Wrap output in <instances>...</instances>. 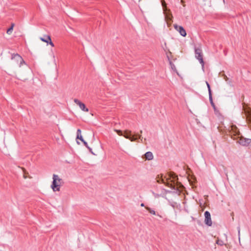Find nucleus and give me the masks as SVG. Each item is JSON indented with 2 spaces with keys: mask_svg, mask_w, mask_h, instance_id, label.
<instances>
[{
  "mask_svg": "<svg viewBox=\"0 0 251 251\" xmlns=\"http://www.w3.org/2000/svg\"><path fill=\"white\" fill-rule=\"evenodd\" d=\"M141 206H142V207L144 206V203H141Z\"/></svg>",
  "mask_w": 251,
  "mask_h": 251,
  "instance_id": "27",
  "label": "nucleus"
},
{
  "mask_svg": "<svg viewBox=\"0 0 251 251\" xmlns=\"http://www.w3.org/2000/svg\"><path fill=\"white\" fill-rule=\"evenodd\" d=\"M238 239H239V240L240 241V236H238Z\"/></svg>",
  "mask_w": 251,
  "mask_h": 251,
  "instance_id": "29",
  "label": "nucleus"
},
{
  "mask_svg": "<svg viewBox=\"0 0 251 251\" xmlns=\"http://www.w3.org/2000/svg\"><path fill=\"white\" fill-rule=\"evenodd\" d=\"M164 14L165 15V20L167 24L169 25L171 24L172 22V18L173 16L171 14V12L169 9H167L166 11H163Z\"/></svg>",
  "mask_w": 251,
  "mask_h": 251,
  "instance_id": "6",
  "label": "nucleus"
},
{
  "mask_svg": "<svg viewBox=\"0 0 251 251\" xmlns=\"http://www.w3.org/2000/svg\"><path fill=\"white\" fill-rule=\"evenodd\" d=\"M211 103H212V105H213V106L214 107L215 106H214V105L213 104V103L212 101L211 102Z\"/></svg>",
  "mask_w": 251,
  "mask_h": 251,
  "instance_id": "28",
  "label": "nucleus"
},
{
  "mask_svg": "<svg viewBox=\"0 0 251 251\" xmlns=\"http://www.w3.org/2000/svg\"><path fill=\"white\" fill-rule=\"evenodd\" d=\"M48 39V40L47 41H46V43H47V44H50L52 47H54V44L52 43V42L51 41V38H49V37L47 38Z\"/></svg>",
  "mask_w": 251,
  "mask_h": 251,
  "instance_id": "17",
  "label": "nucleus"
},
{
  "mask_svg": "<svg viewBox=\"0 0 251 251\" xmlns=\"http://www.w3.org/2000/svg\"><path fill=\"white\" fill-rule=\"evenodd\" d=\"M145 156L146 159L149 160H151L153 158V155L152 153L150 151L146 152L145 154Z\"/></svg>",
  "mask_w": 251,
  "mask_h": 251,
  "instance_id": "12",
  "label": "nucleus"
},
{
  "mask_svg": "<svg viewBox=\"0 0 251 251\" xmlns=\"http://www.w3.org/2000/svg\"><path fill=\"white\" fill-rule=\"evenodd\" d=\"M9 65L21 75L25 74L28 70V67L24 59L18 54L12 56Z\"/></svg>",
  "mask_w": 251,
  "mask_h": 251,
  "instance_id": "1",
  "label": "nucleus"
},
{
  "mask_svg": "<svg viewBox=\"0 0 251 251\" xmlns=\"http://www.w3.org/2000/svg\"><path fill=\"white\" fill-rule=\"evenodd\" d=\"M170 187H171V188H175V186H174V185H173V184H171V186H170Z\"/></svg>",
  "mask_w": 251,
  "mask_h": 251,
  "instance_id": "24",
  "label": "nucleus"
},
{
  "mask_svg": "<svg viewBox=\"0 0 251 251\" xmlns=\"http://www.w3.org/2000/svg\"><path fill=\"white\" fill-rule=\"evenodd\" d=\"M195 56L199 60L202 66H203L204 62L202 58V51L200 49H195Z\"/></svg>",
  "mask_w": 251,
  "mask_h": 251,
  "instance_id": "7",
  "label": "nucleus"
},
{
  "mask_svg": "<svg viewBox=\"0 0 251 251\" xmlns=\"http://www.w3.org/2000/svg\"><path fill=\"white\" fill-rule=\"evenodd\" d=\"M161 180L162 182L164 183V179L163 178H161Z\"/></svg>",
  "mask_w": 251,
  "mask_h": 251,
  "instance_id": "25",
  "label": "nucleus"
},
{
  "mask_svg": "<svg viewBox=\"0 0 251 251\" xmlns=\"http://www.w3.org/2000/svg\"><path fill=\"white\" fill-rule=\"evenodd\" d=\"M157 182H160V180H157Z\"/></svg>",
  "mask_w": 251,
  "mask_h": 251,
  "instance_id": "30",
  "label": "nucleus"
},
{
  "mask_svg": "<svg viewBox=\"0 0 251 251\" xmlns=\"http://www.w3.org/2000/svg\"><path fill=\"white\" fill-rule=\"evenodd\" d=\"M63 184L64 181L59 176L56 174H53L52 175V182L50 185V188L53 192H59L61 190V187Z\"/></svg>",
  "mask_w": 251,
  "mask_h": 251,
  "instance_id": "2",
  "label": "nucleus"
},
{
  "mask_svg": "<svg viewBox=\"0 0 251 251\" xmlns=\"http://www.w3.org/2000/svg\"><path fill=\"white\" fill-rule=\"evenodd\" d=\"M231 133H233L235 135L239 134V131L235 126H231Z\"/></svg>",
  "mask_w": 251,
  "mask_h": 251,
  "instance_id": "11",
  "label": "nucleus"
},
{
  "mask_svg": "<svg viewBox=\"0 0 251 251\" xmlns=\"http://www.w3.org/2000/svg\"><path fill=\"white\" fill-rule=\"evenodd\" d=\"M114 131L117 133L120 136H123V132L122 131L118 129H115Z\"/></svg>",
  "mask_w": 251,
  "mask_h": 251,
  "instance_id": "21",
  "label": "nucleus"
},
{
  "mask_svg": "<svg viewBox=\"0 0 251 251\" xmlns=\"http://www.w3.org/2000/svg\"><path fill=\"white\" fill-rule=\"evenodd\" d=\"M174 27L175 29L177 30L180 34L183 37H185L186 36V32L184 28L180 25H178L176 24H175L174 25Z\"/></svg>",
  "mask_w": 251,
  "mask_h": 251,
  "instance_id": "9",
  "label": "nucleus"
},
{
  "mask_svg": "<svg viewBox=\"0 0 251 251\" xmlns=\"http://www.w3.org/2000/svg\"><path fill=\"white\" fill-rule=\"evenodd\" d=\"M123 136L131 142L135 141L137 139V137H135L134 135H132L131 131L128 130H125L123 132Z\"/></svg>",
  "mask_w": 251,
  "mask_h": 251,
  "instance_id": "4",
  "label": "nucleus"
},
{
  "mask_svg": "<svg viewBox=\"0 0 251 251\" xmlns=\"http://www.w3.org/2000/svg\"><path fill=\"white\" fill-rule=\"evenodd\" d=\"M161 2H162V6H163V11L167 10V9H168V8L167 7L166 3L165 0H162Z\"/></svg>",
  "mask_w": 251,
  "mask_h": 251,
  "instance_id": "16",
  "label": "nucleus"
},
{
  "mask_svg": "<svg viewBox=\"0 0 251 251\" xmlns=\"http://www.w3.org/2000/svg\"><path fill=\"white\" fill-rule=\"evenodd\" d=\"M138 138H139V139H141V135H138Z\"/></svg>",
  "mask_w": 251,
  "mask_h": 251,
  "instance_id": "26",
  "label": "nucleus"
},
{
  "mask_svg": "<svg viewBox=\"0 0 251 251\" xmlns=\"http://www.w3.org/2000/svg\"><path fill=\"white\" fill-rule=\"evenodd\" d=\"M22 170L23 172V178L24 179H27V178H31L32 177L29 175L28 172L25 169L22 168Z\"/></svg>",
  "mask_w": 251,
  "mask_h": 251,
  "instance_id": "10",
  "label": "nucleus"
},
{
  "mask_svg": "<svg viewBox=\"0 0 251 251\" xmlns=\"http://www.w3.org/2000/svg\"><path fill=\"white\" fill-rule=\"evenodd\" d=\"M74 102L79 107L80 109L84 112H88L89 109L86 106L85 104L80 100L75 99Z\"/></svg>",
  "mask_w": 251,
  "mask_h": 251,
  "instance_id": "3",
  "label": "nucleus"
},
{
  "mask_svg": "<svg viewBox=\"0 0 251 251\" xmlns=\"http://www.w3.org/2000/svg\"><path fill=\"white\" fill-rule=\"evenodd\" d=\"M82 142L83 143L84 145H85L87 148H89V147H88V146L87 143L86 141H85L83 140V141H82Z\"/></svg>",
  "mask_w": 251,
  "mask_h": 251,
  "instance_id": "22",
  "label": "nucleus"
},
{
  "mask_svg": "<svg viewBox=\"0 0 251 251\" xmlns=\"http://www.w3.org/2000/svg\"><path fill=\"white\" fill-rule=\"evenodd\" d=\"M172 177V178L173 179V181H175V179H176V176L174 175V176H173Z\"/></svg>",
  "mask_w": 251,
  "mask_h": 251,
  "instance_id": "23",
  "label": "nucleus"
},
{
  "mask_svg": "<svg viewBox=\"0 0 251 251\" xmlns=\"http://www.w3.org/2000/svg\"><path fill=\"white\" fill-rule=\"evenodd\" d=\"M76 138L79 139L81 141H83V139L81 133V130L79 129H77V130Z\"/></svg>",
  "mask_w": 251,
  "mask_h": 251,
  "instance_id": "13",
  "label": "nucleus"
},
{
  "mask_svg": "<svg viewBox=\"0 0 251 251\" xmlns=\"http://www.w3.org/2000/svg\"><path fill=\"white\" fill-rule=\"evenodd\" d=\"M146 209L152 215H155L156 212L154 210L151 209L149 207H146Z\"/></svg>",
  "mask_w": 251,
  "mask_h": 251,
  "instance_id": "18",
  "label": "nucleus"
},
{
  "mask_svg": "<svg viewBox=\"0 0 251 251\" xmlns=\"http://www.w3.org/2000/svg\"><path fill=\"white\" fill-rule=\"evenodd\" d=\"M237 142L244 146H251V139L245 138L243 137H241L239 138Z\"/></svg>",
  "mask_w": 251,
  "mask_h": 251,
  "instance_id": "5",
  "label": "nucleus"
},
{
  "mask_svg": "<svg viewBox=\"0 0 251 251\" xmlns=\"http://www.w3.org/2000/svg\"><path fill=\"white\" fill-rule=\"evenodd\" d=\"M206 85L208 89V92H209V99L212 101V96H211V91L210 87V85L209 83L206 81Z\"/></svg>",
  "mask_w": 251,
  "mask_h": 251,
  "instance_id": "14",
  "label": "nucleus"
},
{
  "mask_svg": "<svg viewBox=\"0 0 251 251\" xmlns=\"http://www.w3.org/2000/svg\"><path fill=\"white\" fill-rule=\"evenodd\" d=\"M216 243L220 246H222L224 244H225L224 242L222 240L220 239H217L216 240Z\"/></svg>",
  "mask_w": 251,
  "mask_h": 251,
  "instance_id": "20",
  "label": "nucleus"
},
{
  "mask_svg": "<svg viewBox=\"0 0 251 251\" xmlns=\"http://www.w3.org/2000/svg\"><path fill=\"white\" fill-rule=\"evenodd\" d=\"M204 223L208 226H211L212 222L211 218V215L208 211L204 212Z\"/></svg>",
  "mask_w": 251,
  "mask_h": 251,
  "instance_id": "8",
  "label": "nucleus"
},
{
  "mask_svg": "<svg viewBox=\"0 0 251 251\" xmlns=\"http://www.w3.org/2000/svg\"><path fill=\"white\" fill-rule=\"evenodd\" d=\"M50 38V37L49 36V35H45L44 36V37H40V39L44 42H45L46 43V41H47L48 40V38Z\"/></svg>",
  "mask_w": 251,
  "mask_h": 251,
  "instance_id": "19",
  "label": "nucleus"
},
{
  "mask_svg": "<svg viewBox=\"0 0 251 251\" xmlns=\"http://www.w3.org/2000/svg\"><path fill=\"white\" fill-rule=\"evenodd\" d=\"M14 25L13 24H12L11 25V27H10L9 28H8V29H7V32H7V33L8 34L10 35V34L12 33V31H13V27H14Z\"/></svg>",
  "mask_w": 251,
  "mask_h": 251,
  "instance_id": "15",
  "label": "nucleus"
}]
</instances>
